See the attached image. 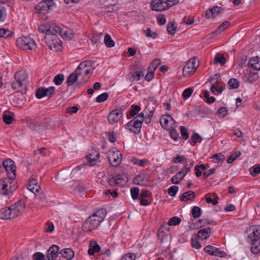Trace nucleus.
I'll return each mask as SVG.
<instances>
[{
	"label": "nucleus",
	"mask_w": 260,
	"mask_h": 260,
	"mask_svg": "<svg viewBox=\"0 0 260 260\" xmlns=\"http://www.w3.org/2000/svg\"><path fill=\"white\" fill-rule=\"evenodd\" d=\"M24 209V201L20 200L9 207L2 208L0 210V218L3 219H11L18 216Z\"/></svg>",
	"instance_id": "obj_1"
},
{
	"label": "nucleus",
	"mask_w": 260,
	"mask_h": 260,
	"mask_svg": "<svg viewBox=\"0 0 260 260\" xmlns=\"http://www.w3.org/2000/svg\"><path fill=\"white\" fill-rule=\"evenodd\" d=\"M153 115V112L152 111H150L145 117H144L143 113H140L128 122L127 125L128 129L136 134H139L141 132L143 122L144 121L146 123H149L151 121Z\"/></svg>",
	"instance_id": "obj_2"
},
{
	"label": "nucleus",
	"mask_w": 260,
	"mask_h": 260,
	"mask_svg": "<svg viewBox=\"0 0 260 260\" xmlns=\"http://www.w3.org/2000/svg\"><path fill=\"white\" fill-rule=\"evenodd\" d=\"M252 232L248 236V241L251 244V251L254 254L260 252V225L250 227Z\"/></svg>",
	"instance_id": "obj_3"
},
{
	"label": "nucleus",
	"mask_w": 260,
	"mask_h": 260,
	"mask_svg": "<svg viewBox=\"0 0 260 260\" xmlns=\"http://www.w3.org/2000/svg\"><path fill=\"white\" fill-rule=\"evenodd\" d=\"M106 154L109 164L112 167H117L121 164L122 154L116 148H112L107 152Z\"/></svg>",
	"instance_id": "obj_4"
},
{
	"label": "nucleus",
	"mask_w": 260,
	"mask_h": 260,
	"mask_svg": "<svg viewBox=\"0 0 260 260\" xmlns=\"http://www.w3.org/2000/svg\"><path fill=\"white\" fill-rule=\"evenodd\" d=\"M13 181H11L9 178H3L0 180V194L5 196H9L13 191L17 188V186L12 185Z\"/></svg>",
	"instance_id": "obj_5"
},
{
	"label": "nucleus",
	"mask_w": 260,
	"mask_h": 260,
	"mask_svg": "<svg viewBox=\"0 0 260 260\" xmlns=\"http://www.w3.org/2000/svg\"><path fill=\"white\" fill-rule=\"evenodd\" d=\"M175 3V0H153L150 6L153 11H162L168 9Z\"/></svg>",
	"instance_id": "obj_6"
},
{
	"label": "nucleus",
	"mask_w": 260,
	"mask_h": 260,
	"mask_svg": "<svg viewBox=\"0 0 260 260\" xmlns=\"http://www.w3.org/2000/svg\"><path fill=\"white\" fill-rule=\"evenodd\" d=\"M16 45L23 50H32L36 47V43L33 39L28 36L19 38L16 41Z\"/></svg>",
	"instance_id": "obj_7"
},
{
	"label": "nucleus",
	"mask_w": 260,
	"mask_h": 260,
	"mask_svg": "<svg viewBox=\"0 0 260 260\" xmlns=\"http://www.w3.org/2000/svg\"><path fill=\"white\" fill-rule=\"evenodd\" d=\"M45 42L49 48L54 51H60L62 48V42L56 35L45 37Z\"/></svg>",
	"instance_id": "obj_8"
},
{
	"label": "nucleus",
	"mask_w": 260,
	"mask_h": 260,
	"mask_svg": "<svg viewBox=\"0 0 260 260\" xmlns=\"http://www.w3.org/2000/svg\"><path fill=\"white\" fill-rule=\"evenodd\" d=\"M3 165L7 171L8 178L11 179V181H14L16 175L14 162L10 159H8L3 161Z\"/></svg>",
	"instance_id": "obj_9"
},
{
	"label": "nucleus",
	"mask_w": 260,
	"mask_h": 260,
	"mask_svg": "<svg viewBox=\"0 0 260 260\" xmlns=\"http://www.w3.org/2000/svg\"><path fill=\"white\" fill-rule=\"evenodd\" d=\"M54 6L53 0H43L39 2L35 7L38 13L45 14L48 12Z\"/></svg>",
	"instance_id": "obj_10"
},
{
	"label": "nucleus",
	"mask_w": 260,
	"mask_h": 260,
	"mask_svg": "<svg viewBox=\"0 0 260 260\" xmlns=\"http://www.w3.org/2000/svg\"><path fill=\"white\" fill-rule=\"evenodd\" d=\"M199 66V60L197 58L189 59L183 67L182 72L184 75L192 74Z\"/></svg>",
	"instance_id": "obj_11"
},
{
	"label": "nucleus",
	"mask_w": 260,
	"mask_h": 260,
	"mask_svg": "<svg viewBox=\"0 0 260 260\" xmlns=\"http://www.w3.org/2000/svg\"><path fill=\"white\" fill-rule=\"evenodd\" d=\"M127 182V177L124 175L118 174L109 179L108 182L111 186H121Z\"/></svg>",
	"instance_id": "obj_12"
},
{
	"label": "nucleus",
	"mask_w": 260,
	"mask_h": 260,
	"mask_svg": "<svg viewBox=\"0 0 260 260\" xmlns=\"http://www.w3.org/2000/svg\"><path fill=\"white\" fill-rule=\"evenodd\" d=\"M160 123L162 127L167 130L176 127L175 121L173 119L172 117L169 114L164 115L161 117Z\"/></svg>",
	"instance_id": "obj_13"
},
{
	"label": "nucleus",
	"mask_w": 260,
	"mask_h": 260,
	"mask_svg": "<svg viewBox=\"0 0 260 260\" xmlns=\"http://www.w3.org/2000/svg\"><path fill=\"white\" fill-rule=\"evenodd\" d=\"M100 224L93 217L89 216L83 223L82 230L84 232H89L96 229Z\"/></svg>",
	"instance_id": "obj_14"
},
{
	"label": "nucleus",
	"mask_w": 260,
	"mask_h": 260,
	"mask_svg": "<svg viewBox=\"0 0 260 260\" xmlns=\"http://www.w3.org/2000/svg\"><path fill=\"white\" fill-rule=\"evenodd\" d=\"M59 247L56 245H52L46 253L47 260H60Z\"/></svg>",
	"instance_id": "obj_15"
},
{
	"label": "nucleus",
	"mask_w": 260,
	"mask_h": 260,
	"mask_svg": "<svg viewBox=\"0 0 260 260\" xmlns=\"http://www.w3.org/2000/svg\"><path fill=\"white\" fill-rule=\"evenodd\" d=\"M190 169V167H188L187 164L185 165L184 168L171 178L172 182L175 184H179L186 174L189 172Z\"/></svg>",
	"instance_id": "obj_16"
},
{
	"label": "nucleus",
	"mask_w": 260,
	"mask_h": 260,
	"mask_svg": "<svg viewBox=\"0 0 260 260\" xmlns=\"http://www.w3.org/2000/svg\"><path fill=\"white\" fill-rule=\"evenodd\" d=\"M100 154L98 150L94 149L89 150L86 155L88 165L90 166L95 165L100 158Z\"/></svg>",
	"instance_id": "obj_17"
},
{
	"label": "nucleus",
	"mask_w": 260,
	"mask_h": 260,
	"mask_svg": "<svg viewBox=\"0 0 260 260\" xmlns=\"http://www.w3.org/2000/svg\"><path fill=\"white\" fill-rule=\"evenodd\" d=\"M80 169L79 168H77L74 169L71 173H70L69 171H62L58 175L61 179L62 180H68V178L70 177L71 179H72L74 181L76 179V175H80Z\"/></svg>",
	"instance_id": "obj_18"
},
{
	"label": "nucleus",
	"mask_w": 260,
	"mask_h": 260,
	"mask_svg": "<svg viewBox=\"0 0 260 260\" xmlns=\"http://www.w3.org/2000/svg\"><path fill=\"white\" fill-rule=\"evenodd\" d=\"M89 64L90 62L88 61L82 62L75 70L76 73H77L80 77L87 75L90 73L91 70Z\"/></svg>",
	"instance_id": "obj_19"
},
{
	"label": "nucleus",
	"mask_w": 260,
	"mask_h": 260,
	"mask_svg": "<svg viewBox=\"0 0 260 260\" xmlns=\"http://www.w3.org/2000/svg\"><path fill=\"white\" fill-rule=\"evenodd\" d=\"M57 34L60 35L62 37L63 36L66 37L67 35V31L63 30L59 26L55 23H50L48 36L52 35L57 36Z\"/></svg>",
	"instance_id": "obj_20"
},
{
	"label": "nucleus",
	"mask_w": 260,
	"mask_h": 260,
	"mask_svg": "<svg viewBox=\"0 0 260 260\" xmlns=\"http://www.w3.org/2000/svg\"><path fill=\"white\" fill-rule=\"evenodd\" d=\"M79 75L76 73L75 71L74 73L71 74L69 77L67 78L66 83L68 84V86L73 85L75 82H77V85L79 86H80L81 84L83 83L86 82L88 79H83L82 81H78V78L79 77Z\"/></svg>",
	"instance_id": "obj_21"
},
{
	"label": "nucleus",
	"mask_w": 260,
	"mask_h": 260,
	"mask_svg": "<svg viewBox=\"0 0 260 260\" xmlns=\"http://www.w3.org/2000/svg\"><path fill=\"white\" fill-rule=\"evenodd\" d=\"M122 117V113L118 109H115L111 112L108 117V120L111 124L118 122Z\"/></svg>",
	"instance_id": "obj_22"
},
{
	"label": "nucleus",
	"mask_w": 260,
	"mask_h": 260,
	"mask_svg": "<svg viewBox=\"0 0 260 260\" xmlns=\"http://www.w3.org/2000/svg\"><path fill=\"white\" fill-rule=\"evenodd\" d=\"M204 251L208 253L210 255H214L216 256L224 257L225 255V253L222 251H219L218 248L211 246L208 245L204 248Z\"/></svg>",
	"instance_id": "obj_23"
},
{
	"label": "nucleus",
	"mask_w": 260,
	"mask_h": 260,
	"mask_svg": "<svg viewBox=\"0 0 260 260\" xmlns=\"http://www.w3.org/2000/svg\"><path fill=\"white\" fill-rule=\"evenodd\" d=\"M107 211L104 209H101L94 212L90 217H93L97 222L100 224L104 220Z\"/></svg>",
	"instance_id": "obj_24"
},
{
	"label": "nucleus",
	"mask_w": 260,
	"mask_h": 260,
	"mask_svg": "<svg viewBox=\"0 0 260 260\" xmlns=\"http://www.w3.org/2000/svg\"><path fill=\"white\" fill-rule=\"evenodd\" d=\"M107 211L104 209H101L94 212L90 217H93L97 222L100 224L104 220Z\"/></svg>",
	"instance_id": "obj_25"
},
{
	"label": "nucleus",
	"mask_w": 260,
	"mask_h": 260,
	"mask_svg": "<svg viewBox=\"0 0 260 260\" xmlns=\"http://www.w3.org/2000/svg\"><path fill=\"white\" fill-rule=\"evenodd\" d=\"M223 9L220 7L215 6L212 9L208 10L205 14V16L207 18H214L221 13Z\"/></svg>",
	"instance_id": "obj_26"
},
{
	"label": "nucleus",
	"mask_w": 260,
	"mask_h": 260,
	"mask_svg": "<svg viewBox=\"0 0 260 260\" xmlns=\"http://www.w3.org/2000/svg\"><path fill=\"white\" fill-rule=\"evenodd\" d=\"M88 253L90 255H93L95 253L99 252L101 250L100 246L98 244L97 242L94 240L90 241Z\"/></svg>",
	"instance_id": "obj_27"
},
{
	"label": "nucleus",
	"mask_w": 260,
	"mask_h": 260,
	"mask_svg": "<svg viewBox=\"0 0 260 260\" xmlns=\"http://www.w3.org/2000/svg\"><path fill=\"white\" fill-rule=\"evenodd\" d=\"M211 234V229L210 228H206L200 230L197 234L198 237L203 240L208 239Z\"/></svg>",
	"instance_id": "obj_28"
},
{
	"label": "nucleus",
	"mask_w": 260,
	"mask_h": 260,
	"mask_svg": "<svg viewBox=\"0 0 260 260\" xmlns=\"http://www.w3.org/2000/svg\"><path fill=\"white\" fill-rule=\"evenodd\" d=\"M248 66L253 70H259L260 58L255 57L251 58L248 62Z\"/></svg>",
	"instance_id": "obj_29"
},
{
	"label": "nucleus",
	"mask_w": 260,
	"mask_h": 260,
	"mask_svg": "<svg viewBox=\"0 0 260 260\" xmlns=\"http://www.w3.org/2000/svg\"><path fill=\"white\" fill-rule=\"evenodd\" d=\"M14 78L19 80L20 82H22L23 83L26 85L28 75L25 71H20L15 73Z\"/></svg>",
	"instance_id": "obj_30"
},
{
	"label": "nucleus",
	"mask_w": 260,
	"mask_h": 260,
	"mask_svg": "<svg viewBox=\"0 0 260 260\" xmlns=\"http://www.w3.org/2000/svg\"><path fill=\"white\" fill-rule=\"evenodd\" d=\"M141 110L139 105H132L129 111L127 112L126 117L128 119L131 118L136 115Z\"/></svg>",
	"instance_id": "obj_31"
},
{
	"label": "nucleus",
	"mask_w": 260,
	"mask_h": 260,
	"mask_svg": "<svg viewBox=\"0 0 260 260\" xmlns=\"http://www.w3.org/2000/svg\"><path fill=\"white\" fill-rule=\"evenodd\" d=\"M40 186L38 184L37 180L32 179L29 180L27 185V189L31 192L35 193V192L39 191Z\"/></svg>",
	"instance_id": "obj_32"
},
{
	"label": "nucleus",
	"mask_w": 260,
	"mask_h": 260,
	"mask_svg": "<svg viewBox=\"0 0 260 260\" xmlns=\"http://www.w3.org/2000/svg\"><path fill=\"white\" fill-rule=\"evenodd\" d=\"M12 88L14 90L19 89L20 88L22 87L23 86H24V90H21V92L22 94L23 93H25L26 90V85L23 83L22 82H20L19 80L15 79L14 78V80L12 82L11 84Z\"/></svg>",
	"instance_id": "obj_33"
},
{
	"label": "nucleus",
	"mask_w": 260,
	"mask_h": 260,
	"mask_svg": "<svg viewBox=\"0 0 260 260\" xmlns=\"http://www.w3.org/2000/svg\"><path fill=\"white\" fill-rule=\"evenodd\" d=\"M196 195L194 192L191 190H188L183 193L180 198L181 201H187L188 200L195 198Z\"/></svg>",
	"instance_id": "obj_34"
},
{
	"label": "nucleus",
	"mask_w": 260,
	"mask_h": 260,
	"mask_svg": "<svg viewBox=\"0 0 260 260\" xmlns=\"http://www.w3.org/2000/svg\"><path fill=\"white\" fill-rule=\"evenodd\" d=\"M131 161L133 164L141 167H145L149 163V160L148 159H141L137 157H132Z\"/></svg>",
	"instance_id": "obj_35"
},
{
	"label": "nucleus",
	"mask_w": 260,
	"mask_h": 260,
	"mask_svg": "<svg viewBox=\"0 0 260 260\" xmlns=\"http://www.w3.org/2000/svg\"><path fill=\"white\" fill-rule=\"evenodd\" d=\"M230 24L228 21L223 22L215 31L212 32L213 36H217L223 31Z\"/></svg>",
	"instance_id": "obj_36"
},
{
	"label": "nucleus",
	"mask_w": 260,
	"mask_h": 260,
	"mask_svg": "<svg viewBox=\"0 0 260 260\" xmlns=\"http://www.w3.org/2000/svg\"><path fill=\"white\" fill-rule=\"evenodd\" d=\"M225 62L226 59L223 54H217L213 59V63L215 64L219 63L221 65H223Z\"/></svg>",
	"instance_id": "obj_37"
},
{
	"label": "nucleus",
	"mask_w": 260,
	"mask_h": 260,
	"mask_svg": "<svg viewBox=\"0 0 260 260\" xmlns=\"http://www.w3.org/2000/svg\"><path fill=\"white\" fill-rule=\"evenodd\" d=\"M104 43L107 47H112L115 45V42L112 40L109 34H106L104 37Z\"/></svg>",
	"instance_id": "obj_38"
},
{
	"label": "nucleus",
	"mask_w": 260,
	"mask_h": 260,
	"mask_svg": "<svg viewBox=\"0 0 260 260\" xmlns=\"http://www.w3.org/2000/svg\"><path fill=\"white\" fill-rule=\"evenodd\" d=\"M161 60L160 59L156 58L152 60L149 65L148 69L152 71H155L157 68L160 64Z\"/></svg>",
	"instance_id": "obj_39"
},
{
	"label": "nucleus",
	"mask_w": 260,
	"mask_h": 260,
	"mask_svg": "<svg viewBox=\"0 0 260 260\" xmlns=\"http://www.w3.org/2000/svg\"><path fill=\"white\" fill-rule=\"evenodd\" d=\"M230 89H237L239 87V82L235 78L231 79L228 82Z\"/></svg>",
	"instance_id": "obj_40"
},
{
	"label": "nucleus",
	"mask_w": 260,
	"mask_h": 260,
	"mask_svg": "<svg viewBox=\"0 0 260 260\" xmlns=\"http://www.w3.org/2000/svg\"><path fill=\"white\" fill-rule=\"evenodd\" d=\"M64 80V76L62 74H58L53 79V82L56 85H60Z\"/></svg>",
	"instance_id": "obj_41"
},
{
	"label": "nucleus",
	"mask_w": 260,
	"mask_h": 260,
	"mask_svg": "<svg viewBox=\"0 0 260 260\" xmlns=\"http://www.w3.org/2000/svg\"><path fill=\"white\" fill-rule=\"evenodd\" d=\"M181 221V219L180 217L174 216L169 219L168 224L170 226H175L179 224Z\"/></svg>",
	"instance_id": "obj_42"
},
{
	"label": "nucleus",
	"mask_w": 260,
	"mask_h": 260,
	"mask_svg": "<svg viewBox=\"0 0 260 260\" xmlns=\"http://www.w3.org/2000/svg\"><path fill=\"white\" fill-rule=\"evenodd\" d=\"M249 171L252 176H257L260 173V164L251 167Z\"/></svg>",
	"instance_id": "obj_43"
},
{
	"label": "nucleus",
	"mask_w": 260,
	"mask_h": 260,
	"mask_svg": "<svg viewBox=\"0 0 260 260\" xmlns=\"http://www.w3.org/2000/svg\"><path fill=\"white\" fill-rule=\"evenodd\" d=\"M201 209L199 207L194 206L191 209V215L194 218H197L201 216Z\"/></svg>",
	"instance_id": "obj_44"
},
{
	"label": "nucleus",
	"mask_w": 260,
	"mask_h": 260,
	"mask_svg": "<svg viewBox=\"0 0 260 260\" xmlns=\"http://www.w3.org/2000/svg\"><path fill=\"white\" fill-rule=\"evenodd\" d=\"M145 179V176L143 175H138L134 178L133 182L137 185H143Z\"/></svg>",
	"instance_id": "obj_45"
},
{
	"label": "nucleus",
	"mask_w": 260,
	"mask_h": 260,
	"mask_svg": "<svg viewBox=\"0 0 260 260\" xmlns=\"http://www.w3.org/2000/svg\"><path fill=\"white\" fill-rule=\"evenodd\" d=\"M49 23H46L41 25L39 26L38 30L40 32L45 33L46 35L45 37H48V31L49 29Z\"/></svg>",
	"instance_id": "obj_46"
},
{
	"label": "nucleus",
	"mask_w": 260,
	"mask_h": 260,
	"mask_svg": "<svg viewBox=\"0 0 260 260\" xmlns=\"http://www.w3.org/2000/svg\"><path fill=\"white\" fill-rule=\"evenodd\" d=\"M75 191L77 195L83 197L86 192V189L83 186H78L75 187Z\"/></svg>",
	"instance_id": "obj_47"
},
{
	"label": "nucleus",
	"mask_w": 260,
	"mask_h": 260,
	"mask_svg": "<svg viewBox=\"0 0 260 260\" xmlns=\"http://www.w3.org/2000/svg\"><path fill=\"white\" fill-rule=\"evenodd\" d=\"M167 31L171 35H174L176 31V27L174 23L169 22L167 25Z\"/></svg>",
	"instance_id": "obj_48"
},
{
	"label": "nucleus",
	"mask_w": 260,
	"mask_h": 260,
	"mask_svg": "<svg viewBox=\"0 0 260 260\" xmlns=\"http://www.w3.org/2000/svg\"><path fill=\"white\" fill-rule=\"evenodd\" d=\"M45 87H40L36 91V96L38 99H42L45 96Z\"/></svg>",
	"instance_id": "obj_49"
},
{
	"label": "nucleus",
	"mask_w": 260,
	"mask_h": 260,
	"mask_svg": "<svg viewBox=\"0 0 260 260\" xmlns=\"http://www.w3.org/2000/svg\"><path fill=\"white\" fill-rule=\"evenodd\" d=\"M176 127H173L170 129H168L169 131V134L170 137L173 140L176 141L179 137V134L175 129Z\"/></svg>",
	"instance_id": "obj_50"
},
{
	"label": "nucleus",
	"mask_w": 260,
	"mask_h": 260,
	"mask_svg": "<svg viewBox=\"0 0 260 260\" xmlns=\"http://www.w3.org/2000/svg\"><path fill=\"white\" fill-rule=\"evenodd\" d=\"M109 96L107 92L103 93L98 95L96 98V102L97 103H102L105 102Z\"/></svg>",
	"instance_id": "obj_51"
},
{
	"label": "nucleus",
	"mask_w": 260,
	"mask_h": 260,
	"mask_svg": "<svg viewBox=\"0 0 260 260\" xmlns=\"http://www.w3.org/2000/svg\"><path fill=\"white\" fill-rule=\"evenodd\" d=\"M178 189V186L176 185L172 186L168 188V193L170 196L175 197Z\"/></svg>",
	"instance_id": "obj_52"
},
{
	"label": "nucleus",
	"mask_w": 260,
	"mask_h": 260,
	"mask_svg": "<svg viewBox=\"0 0 260 260\" xmlns=\"http://www.w3.org/2000/svg\"><path fill=\"white\" fill-rule=\"evenodd\" d=\"M190 141L192 142V145L194 146L198 142H201V136L198 133H194L191 136Z\"/></svg>",
	"instance_id": "obj_53"
},
{
	"label": "nucleus",
	"mask_w": 260,
	"mask_h": 260,
	"mask_svg": "<svg viewBox=\"0 0 260 260\" xmlns=\"http://www.w3.org/2000/svg\"><path fill=\"white\" fill-rule=\"evenodd\" d=\"M139 188L138 187H134L131 189L132 197L133 200H136L139 198Z\"/></svg>",
	"instance_id": "obj_54"
},
{
	"label": "nucleus",
	"mask_w": 260,
	"mask_h": 260,
	"mask_svg": "<svg viewBox=\"0 0 260 260\" xmlns=\"http://www.w3.org/2000/svg\"><path fill=\"white\" fill-rule=\"evenodd\" d=\"M227 113L228 109L224 107L219 108L217 112V115L222 118L224 117Z\"/></svg>",
	"instance_id": "obj_55"
},
{
	"label": "nucleus",
	"mask_w": 260,
	"mask_h": 260,
	"mask_svg": "<svg viewBox=\"0 0 260 260\" xmlns=\"http://www.w3.org/2000/svg\"><path fill=\"white\" fill-rule=\"evenodd\" d=\"M193 91V90L192 88H186L183 91L182 96L185 99H188L191 96Z\"/></svg>",
	"instance_id": "obj_56"
},
{
	"label": "nucleus",
	"mask_w": 260,
	"mask_h": 260,
	"mask_svg": "<svg viewBox=\"0 0 260 260\" xmlns=\"http://www.w3.org/2000/svg\"><path fill=\"white\" fill-rule=\"evenodd\" d=\"M45 96L51 97L54 94L55 87L54 86H50L48 88H45Z\"/></svg>",
	"instance_id": "obj_57"
},
{
	"label": "nucleus",
	"mask_w": 260,
	"mask_h": 260,
	"mask_svg": "<svg viewBox=\"0 0 260 260\" xmlns=\"http://www.w3.org/2000/svg\"><path fill=\"white\" fill-rule=\"evenodd\" d=\"M180 131L182 138L183 140H187L188 138L187 129L183 126H180Z\"/></svg>",
	"instance_id": "obj_58"
},
{
	"label": "nucleus",
	"mask_w": 260,
	"mask_h": 260,
	"mask_svg": "<svg viewBox=\"0 0 260 260\" xmlns=\"http://www.w3.org/2000/svg\"><path fill=\"white\" fill-rule=\"evenodd\" d=\"M136 256L134 253H127L124 254L120 260H135Z\"/></svg>",
	"instance_id": "obj_59"
},
{
	"label": "nucleus",
	"mask_w": 260,
	"mask_h": 260,
	"mask_svg": "<svg viewBox=\"0 0 260 260\" xmlns=\"http://www.w3.org/2000/svg\"><path fill=\"white\" fill-rule=\"evenodd\" d=\"M144 72L142 71H137L132 74V77L136 79L137 81L140 80L141 78L144 76Z\"/></svg>",
	"instance_id": "obj_60"
},
{
	"label": "nucleus",
	"mask_w": 260,
	"mask_h": 260,
	"mask_svg": "<svg viewBox=\"0 0 260 260\" xmlns=\"http://www.w3.org/2000/svg\"><path fill=\"white\" fill-rule=\"evenodd\" d=\"M13 117L9 114H4L3 115V120L5 123L10 124L13 121Z\"/></svg>",
	"instance_id": "obj_61"
},
{
	"label": "nucleus",
	"mask_w": 260,
	"mask_h": 260,
	"mask_svg": "<svg viewBox=\"0 0 260 260\" xmlns=\"http://www.w3.org/2000/svg\"><path fill=\"white\" fill-rule=\"evenodd\" d=\"M154 71H152L151 70L148 69L147 74L145 77V79L147 81H150L153 78L154 75Z\"/></svg>",
	"instance_id": "obj_62"
},
{
	"label": "nucleus",
	"mask_w": 260,
	"mask_h": 260,
	"mask_svg": "<svg viewBox=\"0 0 260 260\" xmlns=\"http://www.w3.org/2000/svg\"><path fill=\"white\" fill-rule=\"evenodd\" d=\"M33 258L34 260H44L45 256L42 253L38 252L33 255Z\"/></svg>",
	"instance_id": "obj_63"
},
{
	"label": "nucleus",
	"mask_w": 260,
	"mask_h": 260,
	"mask_svg": "<svg viewBox=\"0 0 260 260\" xmlns=\"http://www.w3.org/2000/svg\"><path fill=\"white\" fill-rule=\"evenodd\" d=\"M215 172V169L212 168L209 170L203 173V178L204 179H207L209 176L213 174Z\"/></svg>",
	"instance_id": "obj_64"
}]
</instances>
